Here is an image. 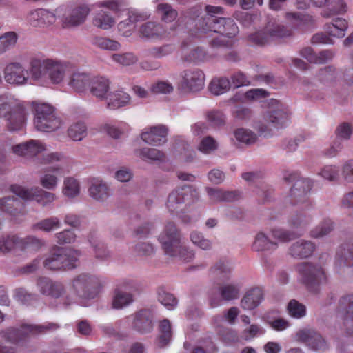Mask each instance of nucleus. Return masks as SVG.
Segmentation results:
<instances>
[{
	"label": "nucleus",
	"instance_id": "f257e3e1",
	"mask_svg": "<svg viewBox=\"0 0 353 353\" xmlns=\"http://www.w3.org/2000/svg\"><path fill=\"white\" fill-rule=\"evenodd\" d=\"M28 111L23 101L9 99L0 103V119L5 118L10 132L20 131L26 124Z\"/></svg>",
	"mask_w": 353,
	"mask_h": 353
},
{
	"label": "nucleus",
	"instance_id": "f03ea898",
	"mask_svg": "<svg viewBox=\"0 0 353 353\" xmlns=\"http://www.w3.org/2000/svg\"><path fill=\"white\" fill-rule=\"evenodd\" d=\"M55 323L46 325L21 324L19 327H8L0 332V336L6 341L14 345L23 343L28 338L37 334H46L58 329Z\"/></svg>",
	"mask_w": 353,
	"mask_h": 353
},
{
	"label": "nucleus",
	"instance_id": "7ed1b4c3",
	"mask_svg": "<svg viewBox=\"0 0 353 353\" xmlns=\"http://www.w3.org/2000/svg\"><path fill=\"white\" fill-rule=\"evenodd\" d=\"M81 252L73 249L56 248L45 259V268L51 270L72 269L76 267L75 263Z\"/></svg>",
	"mask_w": 353,
	"mask_h": 353
},
{
	"label": "nucleus",
	"instance_id": "20e7f679",
	"mask_svg": "<svg viewBox=\"0 0 353 353\" xmlns=\"http://www.w3.org/2000/svg\"><path fill=\"white\" fill-rule=\"evenodd\" d=\"M199 199L196 189L185 185L172 190L168 195L166 205L171 212H179L194 203Z\"/></svg>",
	"mask_w": 353,
	"mask_h": 353
},
{
	"label": "nucleus",
	"instance_id": "39448f33",
	"mask_svg": "<svg viewBox=\"0 0 353 353\" xmlns=\"http://www.w3.org/2000/svg\"><path fill=\"white\" fill-rule=\"evenodd\" d=\"M33 104L35 110L34 124L38 130L50 132L60 128L61 120L52 106L46 103Z\"/></svg>",
	"mask_w": 353,
	"mask_h": 353
},
{
	"label": "nucleus",
	"instance_id": "423d86ee",
	"mask_svg": "<svg viewBox=\"0 0 353 353\" xmlns=\"http://www.w3.org/2000/svg\"><path fill=\"white\" fill-rule=\"evenodd\" d=\"M102 287L100 279L94 275L81 274L72 281V288L77 296L83 299L96 297Z\"/></svg>",
	"mask_w": 353,
	"mask_h": 353
},
{
	"label": "nucleus",
	"instance_id": "0eeeda50",
	"mask_svg": "<svg viewBox=\"0 0 353 353\" xmlns=\"http://www.w3.org/2000/svg\"><path fill=\"white\" fill-rule=\"evenodd\" d=\"M295 270L301 281L311 290L326 281L325 271L319 264L301 262L296 265Z\"/></svg>",
	"mask_w": 353,
	"mask_h": 353
},
{
	"label": "nucleus",
	"instance_id": "6e6552de",
	"mask_svg": "<svg viewBox=\"0 0 353 353\" xmlns=\"http://www.w3.org/2000/svg\"><path fill=\"white\" fill-rule=\"evenodd\" d=\"M10 190L16 196L22 199H34L43 207L50 205L57 199L55 194L43 190L39 187L27 188L21 185H14L11 186Z\"/></svg>",
	"mask_w": 353,
	"mask_h": 353
},
{
	"label": "nucleus",
	"instance_id": "1a4fd4ad",
	"mask_svg": "<svg viewBox=\"0 0 353 353\" xmlns=\"http://www.w3.org/2000/svg\"><path fill=\"white\" fill-rule=\"evenodd\" d=\"M213 32L220 34L221 37L213 39L212 46H230L232 45V41H226L224 37L234 38L239 32V28L233 19L221 17L214 21Z\"/></svg>",
	"mask_w": 353,
	"mask_h": 353
},
{
	"label": "nucleus",
	"instance_id": "9d476101",
	"mask_svg": "<svg viewBox=\"0 0 353 353\" xmlns=\"http://www.w3.org/2000/svg\"><path fill=\"white\" fill-rule=\"evenodd\" d=\"M159 241L167 255H176L181 243V234L174 223H166L163 230L159 236Z\"/></svg>",
	"mask_w": 353,
	"mask_h": 353
},
{
	"label": "nucleus",
	"instance_id": "9b49d317",
	"mask_svg": "<svg viewBox=\"0 0 353 353\" xmlns=\"http://www.w3.org/2000/svg\"><path fill=\"white\" fill-rule=\"evenodd\" d=\"M346 333L353 334V292L343 294L339 299L336 309Z\"/></svg>",
	"mask_w": 353,
	"mask_h": 353
},
{
	"label": "nucleus",
	"instance_id": "f8f14e48",
	"mask_svg": "<svg viewBox=\"0 0 353 353\" xmlns=\"http://www.w3.org/2000/svg\"><path fill=\"white\" fill-rule=\"evenodd\" d=\"M181 87L186 92H198L203 89L205 74L199 69H187L181 73Z\"/></svg>",
	"mask_w": 353,
	"mask_h": 353
},
{
	"label": "nucleus",
	"instance_id": "ddd939ff",
	"mask_svg": "<svg viewBox=\"0 0 353 353\" xmlns=\"http://www.w3.org/2000/svg\"><path fill=\"white\" fill-rule=\"evenodd\" d=\"M312 189V183L307 179L300 178L296 180L290 189V196L294 205L303 204L307 208H312L308 201V194Z\"/></svg>",
	"mask_w": 353,
	"mask_h": 353
},
{
	"label": "nucleus",
	"instance_id": "4468645a",
	"mask_svg": "<svg viewBox=\"0 0 353 353\" xmlns=\"http://www.w3.org/2000/svg\"><path fill=\"white\" fill-rule=\"evenodd\" d=\"M63 7L57 8L54 12L39 8L30 11L27 17L28 22L34 27H41L55 23L57 15L59 17Z\"/></svg>",
	"mask_w": 353,
	"mask_h": 353
},
{
	"label": "nucleus",
	"instance_id": "2eb2a0df",
	"mask_svg": "<svg viewBox=\"0 0 353 353\" xmlns=\"http://www.w3.org/2000/svg\"><path fill=\"white\" fill-rule=\"evenodd\" d=\"M133 330L145 334L151 332L154 328V314L149 309H141L132 315Z\"/></svg>",
	"mask_w": 353,
	"mask_h": 353
},
{
	"label": "nucleus",
	"instance_id": "dca6fc26",
	"mask_svg": "<svg viewBox=\"0 0 353 353\" xmlns=\"http://www.w3.org/2000/svg\"><path fill=\"white\" fill-rule=\"evenodd\" d=\"M297 341L305 343L310 348L317 351L324 352L327 348V343L325 339L312 329H302L296 334Z\"/></svg>",
	"mask_w": 353,
	"mask_h": 353
},
{
	"label": "nucleus",
	"instance_id": "f3484780",
	"mask_svg": "<svg viewBox=\"0 0 353 353\" xmlns=\"http://www.w3.org/2000/svg\"><path fill=\"white\" fill-rule=\"evenodd\" d=\"M5 81L10 84L24 85L28 83L26 70L19 62H9L3 69Z\"/></svg>",
	"mask_w": 353,
	"mask_h": 353
},
{
	"label": "nucleus",
	"instance_id": "a211bd4d",
	"mask_svg": "<svg viewBox=\"0 0 353 353\" xmlns=\"http://www.w3.org/2000/svg\"><path fill=\"white\" fill-rule=\"evenodd\" d=\"M264 120L267 123L274 128L283 127L290 119V112L287 107L276 102L275 106L268 110L264 116Z\"/></svg>",
	"mask_w": 353,
	"mask_h": 353
},
{
	"label": "nucleus",
	"instance_id": "6ab92c4d",
	"mask_svg": "<svg viewBox=\"0 0 353 353\" xmlns=\"http://www.w3.org/2000/svg\"><path fill=\"white\" fill-rule=\"evenodd\" d=\"M241 285L237 283H224L217 287V293L220 299H211L210 305L216 307L220 305V301L230 302L239 299Z\"/></svg>",
	"mask_w": 353,
	"mask_h": 353
},
{
	"label": "nucleus",
	"instance_id": "aec40b11",
	"mask_svg": "<svg viewBox=\"0 0 353 353\" xmlns=\"http://www.w3.org/2000/svg\"><path fill=\"white\" fill-rule=\"evenodd\" d=\"M312 208H303L294 211L288 219L289 225L301 236L312 222V216L309 210Z\"/></svg>",
	"mask_w": 353,
	"mask_h": 353
},
{
	"label": "nucleus",
	"instance_id": "412c9836",
	"mask_svg": "<svg viewBox=\"0 0 353 353\" xmlns=\"http://www.w3.org/2000/svg\"><path fill=\"white\" fill-rule=\"evenodd\" d=\"M125 290L126 291L115 290L112 301L114 309L120 310L128 306L133 303L134 294L139 293L138 286L134 282L127 283Z\"/></svg>",
	"mask_w": 353,
	"mask_h": 353
},
{
	"label": "nucleus",
	"instance_id": "4be33fe9",
	"mask_svg": "<svg viewBox=\"0 0 353 353\" xmlns=\"http://www.w3.org/2000/svg\"><path fill=\"white\" fill-rule=\"evenodd\" d=\"M90 11V8L87 6H79L70 9L68 14L62 18L63 26L71 28L82 25L85 21Z\"/></svg>",
	"mask_w": 353,
	"mask_h": 353
},
{
	"label": "nucleus",
	"instance_id": "5701e85b",
	"mask_svg": "<svg viewBox=\"0 0 353 353\" xmlns=\"http://www.w3.org/2000/svg\"><path fill=\"white\" fill-rule=\"evenodd\" d=\"M179 26V24L178 22H176L172 26H170V31L167 32L160 24L152 21H148L143 23L140 26L139 33L140 37L143 38H161L168 34L174 32Z\"/></svg>",
	"mask_w": 353,
	"mask_h": 353
},
{
	"label": "nucleus",
	"instance_id": "b1692460",
	"mask_svg": "<svg viewBox=\"0 0 353 353\" xmlns=\"http://www.w3.org/2000/svg\"><path fill=\"white\" fill-rule=\"evenodd\" d=\"M41 294L52 298H59L65 294L63 285L58 281H54L47 277H40L36 283Z\"/></svg>",
	"mask_w": 353,
	"mask_h": 353
},
{
	"label": "nucleus",
	"instance_id": "393cba45",
	"mask_svg": "<svg viewBox=\"0 0 353 353\" xmlns=\"http://www.w3.org/2000/svg\"><path fill=\"white\" fill-rule=\"evenodd\" d=\"M168 129L164 125L151 127L141 133V139L148 144L161 145L167 141Z\"/></svg>",
	"mask_w": 353,
	"mask_h": 353
},
{
	"label": "nucleus",
	"instance_id": "a878e982",
	"mask_svg": "<svg viewBox=\"0 0 353 353\" xmlns=\"http://www.w3.org/2000/svg\"><path fill=\"white\" fill-rule=\"evenodd\" d=\"M45 150V146L41 142L32 139L12 148L14 154L26 159L32 158Z\"/></svg>",
	"mask_w": 353,
	"mask_h": 353
},
{
	"label": "nucleus",
	"instance_id": "bb28decb",
	"mask_svg": "<svg viewBox=\"0 0 353 353\" xmlns=\"http://www.w3.org/2000/svg\"><path fill=\"white\" fill-rule=\"evenodd\" d=\"M315 248V244L312 241L301 239L290 245L288 254L294 259H307L312 255Z\"/></svg>",
	"mask_w": 353,
	"mask_h": 353
},
{
	"label": "nucleus",
	"instance_id": "cd10ccee",
	"mask_svg": "<svg viewBox=\"0 0 353 353\" xmlns=\"http://www.w3.org/2000/svg\"><path fill=\"white\" fill-rule=\"evenodd\" d=\"M70 70V65L69 63L49 59L48 79L52 83L59 84L63 80L65 74Z\"/></svg>",
	"mask_w": 353,
	"mask_h": 353
},
{
	"label": "nucleus",
	"instance_id": "c85d7f7f",
	"mask_svg": "<svg viewBox=\"0 0 353 353\" xmlns=\"http://www.w3.org/2000/svg\"><path fill=\"white\" fill-rule=\"evenodd\" d=\"M0 252H12L14 256L23 259L22 238L15 235L2 238L0 240Z\"/></svg>",
	"mask_w": 353,
	"mask_h": 353
},
{
	"label": "nucleus",
	"instance_id": "c756f323",
	"mask_svg": "<svg viewBox=\"0 0 353 353\" xmlns=\"http://www.w3.org/2000/svg\"><path fill=\"white\" fill-rule=\"evenodd\" d=\"M263 292L260 288H253L245 292L242 297L240 305L245 310H252L257 307L263 299Z\"/></svg>",
	"mask_w": 353,
	"mask_h": 353
},
{
	"label": "nucleus",
	"instance_id": "7c9ffc66",
	"mask_svg": "<svg viewBox=\"0 0 353 353\" xmlns=\"http://www.w3.org/2000/svg\"><path fill=\"white\" fill-rule=\"evenodd\" d=\"M90 196L98 201H104L112 194L109 185L100 179H94L88 190Z\"/></svg>",
	"mask_w": 353,
	"mask_h": 353
},
{
	"label": "nucleus",
	"instance_id": "2f4dec72",
	"mask_svg": "<svg viewBox=\"0 0 353 353\" xmlns=\"http://www.w3.org/2000/svg\"><path fill=\"white\" fill-rule=\"evenodd\" d=\"M62 172V168L59 166L50 167L41 176V185L46 190H54L59 183V175Z\"/></svg>",
	"mask_w": 353,
	"mask_h": 353
},
{
	"label": "nucleus",
	"instance_id": "473e14b6",
	"mask_svg": "<svg viewBox=\"0 0 353 353\" xmlns=\"http://www.w3.org/2000/svg\"><path fill=\"white\" fill-rule=\"evenodd\" d=\"M216 19L201 17L193 23H190L188 28L192 34L200 36L208 32H213L214 22Z\"/></svg>",
	"mask_w": 353,
	"mask_h": 353
},
{
	"label": "nucleus",
	"instance_id": "72a5a7b5",
	"mask_svg": "<svg viewBox=\"0 0 353 353\" xmlns=\"http://www.w3.org/2000/svg\"><path fill=\"white\" fill-rule=\"evenodd\" d=\"M23 209V203L14 196H4L0 199V211L11 216L21 214Z\"/></svg>",
	"mask_w": 353,
	"mask_h": 353
},
{
	"label": "nucleus",
	"instance_id": "f704fd0d",
	"mask_svg": "<svg viewBox=\"0 0 353 353\" xmlns=\"http://www.w3.org/2000/svg\"><path fill=\"white\" fill-rule=\"evenodd\" d=\"M206 192L212 203L232 202L237 199V194L232 191H224L220 188H206Z\"/></svg>",
	"mask_w": 353,
	"mask_h": 353
},
{
	"label": "nucleus",
	"instance_id": "c9c22d12",
	"mask_svg": "<svg viewBox=\"0 0 353 353\" xmlns=\"http://www.w3.org/2000/svg\"><path fill=\"white\" fill-rule=\"evenodd\" d=\"M49 59L40 60L33 59L30 62V74L31 78L36 81H43L48 79Z\"/></svg>",
	"mask_w": 353,
	"mask_h": 353
},
{
	"label": "nucleus",
	"instance_id": "e433bc0d",
	"mask_svg": "<svg viewBox=\"0 0 353 353\" xmlns=\"http://www.w3.org/2000/svg\"><path fill=\"white\" fill-rule=\"evenodd\" d=\"M91 93L99 99H104L110 90V81L102 77H95L90 82Z\"/></svg>",
	"mask_w": 353,
	"mask_h": 353
},
{
	"label": "nucleus",
	"instance_id": "4c0bfd02",
	"mask_svg": "<svg viewBox=\"0 0 353 353\" xmlns=\"http://www.w3.org/2000/svg\"><path fill=\"white\" fill-rule=\"evenodd\" d=\"M91 80L86 73L76 72L70 77L69 85L77 92H83L90 85Z\"/></svg>",
	"mask_w": 353,
	"mask_h": 353
},
{
	"label": "nucleus",
	"instance_id": "58836bf2",
	"mask_svg": "<svg viewBox=\"0 0 353 353\" xmlns=\"http://www.w3.org/2000/svg\"><path fill=\"white\" fill-rule=\"evenodd\" d=\"M107 99V108L109 110H113L129 104L130 97L123 91H117L110 93Z\"/></svg>",
	"mask_w": 353,
	"mask_h": 353
},
{
	"label": "nucleus",
	"instance_id": "ea45409f",
	"mask_svg": "<svg viewBox=\"0 0 353 353\" xmlns=\"http://www.w3.org/2000/svg\"><path fill=\"white\" fill-rule=\"evenodd\" d=\"M252 248L256 252L276 250L277 248V243L270 240L263 232H259L255 236Z\"/></svg>",
	"mask_w": 353,
	"mask_h": 353
},
{
	"label": "nucleus",
	"instance_id": "a19ab883",
	"mask_svg": "<svg viewBox=\"0 0 353 353\" xmlns=\"http://www.w3.org/2000/svg\"><path fill=\"white\" fill-rule=\"evenodd\" d=\"M45 245L43 239L35 236L30 235L22 238L23 259L27 256L28 252L39 251Z\"/></svg>",
	"mask_w": 353,
	"mask_h": 353
},
{
	"label": "nucleus",
	"instance_id": "79ce46f5",
	"mask_svg": "<svg viewBox=\"0 0 353 353\" xmlns=\"http://www.w3.org/2000/svg\"><path fill=\"white\" fill-rule=\"evenodd\" d=\"M175 50V46L172 43L163 44L161 46H153L144 51L146 57L160 59L170 55Z\"/></svg>",
	"mask_w": 353,
	"mask_h": 353
},
{
	"label": "nucleus",
	"instance_id": "37998d69",
	"mask_svg": "<svg viewBox=\"0 0 353 353\" xmlns=\"http://www.w3.org/2000/svg\"><path fill=\"white\" fill-rule=\"evenodd\" d=\"M134 154L144 161H164L165 154L156 148H143L134 150Z\"/></svg>",
	"mask_w": 353,
	"mask_h": 353
},
{
	"label": "nucleus",
	"instance_id": "c03bdc74",
	"mask_svg": "<svg viewBox=\"0 0 353 353\" xmlns=\"http://www.w3.org/2000/svg\"><path fill=\"white\" fill-rule=\"evenodd\" d=\"M157 11L161 19L165 23H171L178 17V12L170 4L162 3L157 5Z\"/></svg>",
	"mask_w": 353,
	"mask_h": 353
},
{
	"label": "nucleus",
	"instance_id": "a18cd8bd",
	"mask_svg": "<svg viewBox=\"0 0 353 353\" xmlns=\"http://www.w3.org/2000/svg\"><path fill=\"white\" fill-rule=\"evenodd\" d=\"M92 23L98 28L108 30L114 25L115 20L107 12L101 10L95 14Z\"/></svg>",
	"mask_w": 353,
	"mask_h": 353
},
{
	"label": "nucleus",
	"instance_id": "49530a36",
	"mask_svg": "<svg viewBox=\"0 0 353 353\" xmlns=\"http://www.w3.org/2000/svg\"><path fill=\"white\" fill-rule=\"evenodd\" d=\"M68 137L74 141H80L87 135V126L83 121L72 123L68 129Z\"/></svg>",
	"mask_w": 353,
	"mask_h": 353
},
{
	"label": "nucleus",
	"instance_id": "de8ad7c7",
	"mask_svg": "<svg viewBox=\"0 0 353 353\" xmlns=\"http://www.w3.org/2000/svg\"><path fill=\"white\" fill-rule=\"evenodd\" d=\"M347 28V22L345 19L337 18L334 21L327 24L326 30L331 36L336 37H343L345 35V32Z\"/></svg>",
	"mask_w": 353,
	"mask_h": 353
},
{
	"label": "nucleus",
	"instance_id": "09e8293b",
	"mask_svg": "<svg viewBox=\"0 0 353 353\" xmlns=\"http://www.w3.org/2000/svg\"><path fill=\"white\" fill-rule=\"evenodd\" d=\"M62 193L68 198H74L80 193V185L74 177H66L63 181Z\"/></svg>",
	"mask_w": 353,
	"mask_h": 353
},
{
	"label": "nucleus",
	"instance_id": "8fccbe9b",
	"mask_svg": "<svg viewBox=\"0 0 353 353\" xmlns=\"http://www.w3.org/2000/svg\"><path fill=\"white\" fill-rule=\"evenodd\" d=\"M18 35L14 32H7L0 36V54L14 48L17 42Z\"/></svg>",
	"mask_w": 353,
	"mask_h": 353
},
{
	"label": "nucleus",
	"instance_id": "3c124183",
	"mask_svg": "<svg viewBox=\"0 0 353 353\" xmlns=\"http://www.w3.org/2000/svg\"><path fill=\"white\" fill-rule=\"evenodd\" d=\"M271 41L279 38H283L291 34V30L281 24L270 23L267 26Z\"/></svg>",
	"mask_w": 353,
	"mask_h": 353
},
{
	"label": "nucleus",
	"instance_id": "603ef678",
	"mask_svg": "<svg viewBox=\"0 0 353 353\" xmlns=\"http://www.w3.org/2000/svg\"><path fill=\"white\" fill-rule=\"evenodd\" d=\"M61 222L59 218L51 216L43 219L32 225L34 230H40L46 232H50L57 228H60Z\"/></svg>",
	"mask_w": 353,
	"mask_h": 353
},
{
	"label": "nucleus",
	"instance_id": "864d4df0",
	"mask_svg": "<svg viewBox=\"0 0 353 353\" xmlns=\"http://www.w3.org/2000/svg\"><path fill=\"white\" fill-rule=\"evenodd\" d=\"M230 80L226 77L214 79L209 85L210 92L215 95L226 92L230 88Z\"/></svg>",
	"mask_w": 353,
	"mask_h": 353
},
{
	"label": "nucleus",
	"instance_id": "5fc2aeb1",
	"mask_svg": "<svg viewBox=\"0 0 353 353\" xmlns=\"http://www.w3.org/2000/svg\"><path fill=\"white\" fill-rule=\"evenodd\" d=\"M207 53L203 48L195 47L191 49L188 52L183 55V60L189 63H198L204 61L207 59Z\"/></svg>",
	"mask_w": 353,
	"mask_h": 353
},
{
	"label": "nucleus",
	"instance_id": "6e6d98bb",
	"mask_svg": "<svg viewBox=\"0 0 353 353\" xmlns=\"http://www.w3.org/2000/svg\"><path fill=\"white\" fill-rule=\"evenodd\" d=\"M248 41L252 45L264 46L271 42L267 27L248 36Z\"/></svg>",
	"mask_w": 353,
	"mask_h": 353
},
{
	"label": "nucleus",
	"instance_id": "4d7b16f0",
	"mask_svg": "<svg viewBox=\"0 0 353 353\" xmlns=\"http://www.w3.org/2000/svg\"><path fill=\"white\" fill-rule=\"evenodd\" d=\"M159 329L161 335L159 339V346L163 347L170 342L172 337V328L170 321L168 319L161 321L159 324Z\"/></svg>",
	"mask_w": 353,
	"mask_h": 353
},
{
	"label": "nucleus",
	"instance_id": "13d9d810",
	"mask_svg": "<svg viewBox=\"0 0 353 353\" xmlns=\"http://www.w3.org/2000/svg\"><path fill=\"white\" fill-rule=\"evenodd\" d=\"M212 274L220 278H228L232 273V268L226 261H217L210 270Z\"/></svg>",
	"mask_w": 353,
	"mask_h": 353
},
{
	"label": "nucleus",
	"instance_id": "bf43d9fd",
	"mask_svg": "<svg viewBox=\"0 0 353 353\" xmlns=\"http://www.w3.org/2000/svg\"><path fill=\"white\" fill-rule=\"evenodd\" d=\"M236 139L246 145H252L256 142L257 136L249 130L239 128L234 131Z\"/></svg>",
	"mask_w": 353,
	"mask_h": 353
},
{
	"label": "nucleus",
	"instance_id": "052dcab7",
	"mask_svg": "<svg viewBox=\"0 0 353 353\" xmlns=\"http://www.w3.org/2000/svg\"><path fill=\"white\" fill-rule=\"evenodd\" d=\"M337 76V70L332 65L322 68L317 73L318 79L323 83H330L335 81Z\"/></svg>",
	"mask_w": 353,
	"mask_h": 353
},
{
	"label": "nucleus",
	"instance_id": "680f3d73",
	"mask_svg": "<svg viewBox=\"0 0 353 353\" xmlns=\"http://www.w3.org/2000/svg\"><path fill=\"white\" fill-rule=\"evenodd\" d=\"M333 229V223L326 221L312 229L310 232V236L314 239L323 238L328 235Z\"/></svg>",
	"mask_w": 353,
	"mask_h": 353
},
{
	"label": "nucleus",
	"instance_id": "e2e57ef3",
	"mask_svg": "<svg viewBox=\"0 0 353 353\" xmlns=\"http://www.w3.org/2000/svg\"><path fill=\"white\" fill-rule=\"evenodd\" d=\"M92 43L103 50H117L120 48L119 43L105 37H95L92 39Z\"/></svg>",
	"mask_w": 353,
	"mask_h": 353
},
{
	"label": "nucleus",
	"instance_id": "0e129e2a",
	"mask_svg": "<svg viewBox=\"0 0 353 353\" xmlns=\"http://www.w3.org/2000/svg\"><path fill=\"white\" fill-rule=\"evenodd\" d=\"M219 148V143L211 136L203 138L198 146L199 151L204 154H210L216 151Z\"/></svg>",
	"mask_w": 353,
	"mask_h": 353
},
{
	"label": "nucleus",
	"instance_id": "69168bd1",
	"mask_svg": "<svg viewBox=\"0 0 353 353\" xmlns=\"http://www.w3.org/2000/svg\"><path fill=\"white\" fill-rule=\"evenodd\" d=\"M158 300L168 310L174 309L177 305V300L170 293L167 292L162 288L158 290Z\"/></svg>",
	"mask_w": 353,
	"mask_h": 353
},
{
	"label": "nucleus",
	"instance_id": "338daca9",
	"mask_svg": "<svg viewBox=\"0 0 353 353\" xmlns=\"http://www.w3.org/2000/svg\"><path fill=\"white\" fill-rule=\"evenodd\" d=\"M337 255L341 266L353 267V247L342 248Z\"/></svg>",
	"mask_w": 353,
	"mask_h": 353
},
{
	"label": "nucleus",
	"instance_id": "774afa93",
	"mask_svg": "<svg viewBox=\"0 0 353 353\" xmlns=\"http://www.w3.org/2000/svg\"><path fill=\"white\" fill-rule=\"evenodd\" d=\"M112 57L115 62L123 66L133 65L138 61L137 57L132 52L114 54Z\"/></svg>",
	"mask_w": 353,
	"mask_h": 353
}]
</instances>
